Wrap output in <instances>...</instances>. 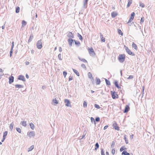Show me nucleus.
I'll return each mask as SVG.
<instances>
[{"instance_id":"obj_1","label":"nucleus","mask_w":155,"mask_h":155,"mask_svg":"<svg viewBox=\"0 0 155 155\" xmlns=\"http://www.w3.org/2000/svg\"><path fill=\"white\" fill-rule=\"evenodd\" d=\"M118 60L120 62H123L125 59V55L124 54H120L118 56Z\"/></svg>"},{"instance_id":"obj_2","label":"nucleus","mask_w":155,"mask_h":155,"mask_svg":"<svg viewBox=\"0 0 155 155\" xmlns=\"http://www.w3.org/2000/svg\"><path fill=\"white\" fill-rule=\"evenodd\" d=\"M124 47L125 49V50L126 51V52L129 54L132 55L134 56L135 54L134 53L131 52L130 49H129L125 45H124Z\"/></svg>"},{"instance_id":"obj_3","label":"nucleus","mask_w":155,"mask_h":155,"mask_svg":"<svg viewBox=\"0 0 155 155\" xmlns=\"http://www.w3.org/2000/svg\"><path fill=\"white\" fill-rule=\"evenodd\" d=\"M110 92L113 99H115L118 98V95L116 94L115 91H111Z\"/></svg>"},{"instance_id":"obj_4","label":"nucleus","mask_w":155,"mask_h":155,"mask_svg":"<svg viewBox=\"0 0 155 155\" xmlns=\"http://www.w3.org/2000/svg\"><path fill=\"white\" fill-rule=\"evenodd\" d=\"M37 48L39 49H41L42 47L41 40L38 41L36 43Z\"/></svg>"},{"instance_id":"obj_5","label":"nucleus","mask_w":155,"mask_h":155,"mask_svg":"<svg viewBox=\"0 0 155 155\" xmlns=\"http://www.w3.org/2000/svg\"><path fill=\"white\" fill-rule=\"evenodd\" d=\"M64 102L65 104V105L67 106L70 107H71V103L69 100L67 99H65L64 100Z\"/></svg>"},{"instance_id":"obj_6","label":"nucleus","mask_w":155,"mask_h":155,"mask_svg":"<svg viewBox=\"0 0 155 155\" xmlns=\"http://www.w3.org/2000/svg\"><path fill=\"white\" fill-rule=\"evenodd\" d=\"M88 51L89 53L91 55L93 56L95 55V54L92 48L88 49Z\"/></svg>"},{"instance_id":"obj_7","label":"nucleus","mask_w":155,"mask_h":155,"mask_svg":"<svg viewBox=\"0 0 155 155\" xmlns=\"http://www.w3.org/2000/svg\"><path fill=\"white\" fill-rule=\"evenodd\" d=\"M88 0H84L83 1V8L84 9L86 8L87 7V4Z\"/></svg>"},{"instance_id":"obj_8","label":"nucleus","mask_w":155,"mask_h":155,"mask_svg":"<svg viewBox=\"0 0 155 155\" xmlns=\"http://www.w3.org/2000/svg\"><path fill=\"white\" fill-rule=\"evenodd\" d=\"M113 127L115 130H119V127L116 122H115L113 124Z\"/></svg>"},{"instance_id":"obj_9","label":"nucleus","mask_w":155,"mask_h":155,"mask_svg":"<svg viewBox=\"0 0 155 155\" xmlns=\"http://www.w3.org/2000/svg\"><path fill=\"white\" fill-rule=\"evenodd\" d=\"M18 79L22 80L23 81H25L26 80L24 76L21 75H19L18 78Z\"/></svg>"},{"instance_id":"obj_10","label":"nucleus","mask_w":155,"mask_h":155,"mask_svg":"<svg viewBox=\"0 0 155 155\" xmlns=\"http://www.w3.org/2000/svg\"><path fill=\"white\" fill-rule=\"evenodd\" d=\"M68 44L70 47L72 46V44L74 43V40L71 38H69L68 40Z\"/></svg>"},{"instance_id":"obj_11","label":"nucleus","mask_w":155,"mask_h":155,"mask_svg":"<svg viewBox=\"0 0 155 155\" xmlns=\"http://www.w3.org/2000/svg\"><path fill=\"white\" fill-rule=\"evenodd\" d=\"M67 36L70 38H74V36L73 34L71 32H68L67 33Z\"/></svg>"},{"instance_id":"obj_12","label":"nucleus","mask_w":155,"mask_h":155,"mask_svg":"<svg viewBox=\"0 0 155 155\" xmlns=\"http://www.w3.org/2000/svg\"><path fill=\"white\" fill-rule=\"evenodd\" d=\"M130 107L129 105H126L125 107L124 112L125 113L128 112L130 110Z\"/></svg>"},{"instance_id":"obj_13","label":"nucleus","mask_w":155,"mask_h":155,"mask_svg":"<svg viewBox=\"0 0 155 155\" xmlns=\"http://www.w3.org/2000/svg\"><path fill=\"white\" fill-rule=\"evenodd\" d=\"M14 78L13 76H12L11 77H10L9 78V84H11L14 81Z\"/></svg>"},{"instance_id":"obj_14","label":"nucleus","mask_w":155,"mask_h":155,"mask_svg":"<svg viewBox=\"0 0 155 155\" xmlns=\"http://www.w3.org/2000/svg\"><path fill=\"white\" fill-rule=\"evenodd\" d=\"M58 101L56 100V99H53L52 100V104L54 105H56V104H58Z\"/></svg>"},{"instance_id":"obj_15","label":"nucleus","mask_w":155,"mask_h":155,"mask_svg":"<svg viewBox=\"0 0 155 155\" xmlns=\"http://www.w3.org/2000/svg\"><path fill=\"white\" fill-rule=\"evenodd\" d=\"M111 15L112 18H115L117 15V14L116 12H113L111 13Z\"/></svg>"},{"instance_id":"obj_16","label":"nucleus","mask_w":155,"mask_h":155,"mask_svg":"<svg viewBox=\"0 0 155 155\" xmlns=\"http://www.w3.org/2000/svg\"><path fill=\"white\" fill-rule=\"evenodd\" d=\"M114 84L115 86L117 87L118 88V89L120 88V87L119 86L118 82L117 81H115L114 82Z\"/></svg>"},{"instance_id":"obj_17","label":"nucleus","mask_w":155,"mask_h":155,"mask_svg":"<svg viewBox=\"0 0 155 155\" xmlns=\"http://www.w3.org/2000/svg\"><path fill=\"white\" fill-rule=\"evenodd\" d=\"M15 87L16 88H23L24 87V86L22 85L17 84L15 85Z\"/></svg>"},{"instance_id":"obj_18","label":"nucleus","mask_w":155,"mask_h":155,"mask_svg":"<svg viewBox=\"0 0 155 155\" xmlns=\"http://www.w3.org/2000/svg\"><path fill=\"white\" fill-rule=\"evenodd\" d=\"M122 155H130V153L125 150H124L122 153Z\"/></svg>"},{"instance_id":"obj_19","label":"nucleus","mask_w":155,"mask_h":155,"mask_svg":"<svg viewBox=\"0 0 155 155\" xmlns=\"http://www.w3.org/2000/svg\"><path fill=\"white\" fill-rule=\"evenodd\" d=\"M96 83L97 85L101 83V80L100 79L97 78H96Z\"/></svg>"},{"instance_id":"obj_20","label":"nucleus","mask_w":155,"mask_h":155,"mask_svg":"<svg viewBox=\"0 0 155 155\" xmlns=\"http://www.w3.org/2000/svg\"><path fill=\"white\" fill-rule=\"evenodd\" d=\"M14 126V124L13 122H12L10 125V126L9 127L10 129L11 130H12L13 129Z\"/></svg>"},{"instance_id":"obj_21","label":"nucleus","mask_w":155,"mask_h":155,"mask_svg":"<svg viewBox=\"0 0 155 155\" xmlns=\"http://www.w3.org/2000/svg\"><path fill=\"white\" fill-rule=\"evenodd\" d=\"M73 71L78 76H79L80 75L79 73V72L76 70L73 69Z\"/></svg>"},{"instance_id":"obj_22","label":"nucleus","mask_w":155,"mask_h":155,"mask_svg":"<svg viewBox=\"0 0 155 155\" xmlns=\"http://www.w3.org/2000/svg\"><path fill=\"white\" fill-rule=\"evenodd\" d=\"M132 0H128V3L127 5V7H129L131 5V4H132Z\"/></svg>"},{"instance_id":"obj_23","label":"nucleus","mask_w":155,"mask_h":155,"mask_svg":"<svg viewBox=\"0 0 155 155\" xmlns=\"http://www.w3.org/2000/svg\"><path fill=\"white\" fill-rule=\"evenodd\" d=\"M77 36L79 38L80 40L82 41L83 40V38L82 36L79 33H78Z\"/></svg>"},{"instance_id":"obj_24","label":"nucleus","mask_w":155,"mask_h":155,"mask_svg":"<svg viewBox=\"0 0 155 155\" xmlns=\"http://www.w3.org/2000/svg\"><path fill=\"white\" fill-rule=\"evenodd\" d=\"M132 47L135 50H137V45H136V44L134 43V42L133 43L132 45Z\"/></svg>"},{"instance_id":"obj_25","label":"nucleus","mask_w":155,"mask_h":155,"mask_svg":"<svg viewBox=\"0 0 155 155\" xmlns=\"http://www.w3.org/2000/svg\"><path fill=\"white\" fill-rule=\"evenodd\" d=\"M87 75L89 78L90 79L92 78V79H93V78L92 77V74L91 72H88L87 74Z\"/></svg>"},{"instance_id":"obj_26","label":"nucleus","mask_w":155,"mask_h":155,"mask_svg":"<svg viewBox=\"0 0 155 155\" xmlns=\"http://www.w3.org/2000/svg\"><path fill=\"white\" fill-rule=\"evenodd\" d=\"M30 127L32 130H34L35 128V126L34 124L32 123H31L29 124Z\"/></svg>"},{"instance_id":"obj_27","label":"nucleus","mask_w":155,"mask_h":155,"mask_svg":"<svg viewBox=\"0 0 155 155\" xmlns=\"http://www.w3.org/2000/svg\"><path fill=\"white\" fill-rule=\"evenodd\" d=\"M74 41L75 42V45H77L78 46L80 45V42H79V41H76L74 40Z\"/></svg>"},{"instance_id":"obj_28","label":"nucleus","mask_w":155,"mask_h":155,"mask_svg":"<svg viewBox=\"0 0 155 155\" xmlns=\"http://www.w3.org/2000/svg\"><path fill=\"white\" fill-rule=\"evenodd\" d=\"M100 38L101 39V41L104 42L105 41V39L103 37V35L101 34L100 35Z\"/></svg>"},{"instance_id":"obj_29","label":"nucleus","mask_w":155,"mask_h":155,"mask_svg":"<svg viewBox=\"0 0 155 155\" xmlns=\"http://www.w3.org/2000/svg\"><path fill=\"white\" fill-rule=\"evenodd\" d=\"M78 58L80 60H81V61L84 62H86V63L87 62V61L85 59H84V58H80L79 57H78Z\"/></svg>"},{"instance_id":"obj_30","label":"nucleus","mask_w":155,"mask_h":155,"mask_svg":"<svg viewBox=\"0 0 155 155\" xmlns=\"http://www.w3.org/2000/svg\"><path fill=\"white\" fill-rule=\"evenodd\" d=\"M105 82H106V84L107 85H110V81L109 80H107L106 79H105Z\"/></svg>"},{"instance_id":"obj_31","label":"nucleus","mask_w":155,"mask_h":155,"mask_svg":"<svg viewBox=\"0 0 155 155\" xmlns=\"http://www.w3.org/2000/svg\"><path fill=\"white\" fill-rule=\"evenodd\" d=\"M99 145L98 143H97L95 144V150H97V149L99 148Z\"/></svg>"},{"instance_id":"obj_32","label":"nucleus","mask_w":155,"mask_h":155,"mask_svg":"<svg viewBox=\"0 0 155 155\" xmlns=\"http://www.w3.org/2000/svg\"><path fill=\"white\" fill-rule=\"evenodd\" d=\"M21 124L24 127H25L27 125L26 121H23L22 122H21Z\"/></svg>"},{"instance_id":"obj_33","label":"nucleus","mask_w":155,"mask_h":155,"mask_svg":"<svg viewBox=\"0 0 155 155\" xmlns=\"http://www.w3.org/2000/svg\"><path fill=\"white\" fill-rule=\"evenodd\" d=\"M85 136H80L79 138V139L80 140V141H83V140L85 138Z\"/></svg>"},{"instance_id":"obj_34","label":"nucleus","mask_w":155,"mask_h":155,"mask_svg":"<svg viewBox=\"0 0 155 155\" xmlns=\"http://www.w3.org/2000/svg\"><path fill=\"white\" fill-rule=\"evenodd\" d=\"M34 147L33 145L31 146L28 148V152L31 151L34 148Z\"/></svg>"},{"instance_id":"obj_35","label":"nucleus","mask_w":155,"mask_h":155,"mask_svg":"<svg viewBox=\"0 0 155 155\" xmlns=\"http://www.w3.org/2000/svg\"><path fill=\"white\" fill-rule=\"evenodd\" d=\"M20 10V8L19 7H17L16 8L15 12L16 13H18Z\"/></svg>"},{"instance_id":"obj_36","label":"nucleus","mask_w":155,"mask_h":155,"mask_svg":"<svg viewBox=\"0 0 155 155\" xmlns=\"http://www.w3.org/2000/svg\"><path fill=\"white\" fill-rule=\"evenodd\" d=\"M33 37V35H31L29 37V38L28 39V42H29L32 41V40Z\"/></svg>"},{"instance_id":"obj_37","label":"nucleus","mask_w":155,"mask_h":155,"mask_svg":"<svg viewBox=\"0 0 155 155\" xmlns=\"http://www.w3.org/2000/svg\"><path fill=\"white\" fill-rule=\"evenodd\" d=\"M26 22L24 20H23L22 22V27H24L26 25Z\"/></svg>"},{"instance_id":"obj_38","label":"nucleus","mask_w":155,"mask_h":155,"mask_svg":"<svg viewBox=\"0 0 155 155\" xmlns=\"http://www.w3.org/2000/svg\"><path fill=\"white\" fill-rule=\"evenodd\" d=\"M118 33L120 35H123V33L120 29H118Z\"/></svg>"},{"instance_id":"obj_39","label":"nucleus","mask_w":155,"mask_h":155,"mask_svg":"<svg viewBox=\"0 0 155 155\" xmlns=\"http://www.w3.org/2000/svg\"><path fill=\"white\" fill-rule=\"evenodd\" d=\"M124 146H122V147L120 149V152L124 150H126L127 149V148H124Z\"/></svg>"},{"instance_id":"obj_40","label":"nucleus","mask_w":155,"mask_h":155,"mask_svg":"<svg viewBox=\"0 0 155 155\" xmlns=\"http://www.w3.org/2000/svg\"><path fill=\"white\" fill-rule=\"evenodd\" d=\"M115 144V142L114 141H113L112 143V144L111 146V148H114Z\"/></svg>"},{"instance_id":"obj_41","label":"nucleus","mask_w":155,"mask_h":155,"mask_svg":"<svg viewBox=\"0 0 155 155\" xmlns=\"http://www.w3.org/2000/svg\"><path fill=\"white\" fill-rule=\"evenodd\" d=\"M87 105V103L85 101H84L83 103V107L84 108L86 107Z\"/></svg>"},{"instance_id":"obj_42","label":"nucleus","mask_w":155,"mask_h":155,"mask_svg":"<svg viewBox=\"0 0 155 155\" xmlns=\"http://www.w3.org/2000/svg\"><path fill=\"white\" fill-rule=\"evenodd\" d=\"M28 135H29V136H34L35 134L33 131H31L30 132L29 134L28 133Z\"/></svg>"},{"instance_id":"obj_43","label":"nucleus","mask_w":155,"mask_h":155,"mask_svg":"<svg viewBox=\"0 0 155 155\" xmlns=\"http://www.w3.org/2000/svg\"><path fill=\"white\" fill-rule=\"evenodd\" d=\"M16 130L17 132H18L19 133H20L21 132V130L20 128L18 127H17L16 128Z\"/></svg>"},{"instance_id":"obj_44","label":"nucleus","mask_w":155,"mask_h":155,"mask_svg":"<svg viewBox=\"0 0 155 155\" xmlns=\"http://www.w3.org/2000/svg\"><path fill=\"white\" fill-rule=\"evenodd\" d=\"M61 54H59L58 55V58L59 60H62V59L61 58Z\"/></svg>"},{"instance_id":"obj_45","label":"nucleus","mask_w":155,"mask_h":155,"mask_svg":"<svg viewBox=\"0 0 155 155\" xmlns=\"http://www.w3.org/2000/svg\"><path fill=\"white\" fill-rule=\"evenodd\" d=\"M144 18L143 17H142L141 18L140 21V23L141 24L143 22H144Z\"/></svg>"},{"instance_id":"obj_46","label":"nucleus","mask_w":155,"mask_h":155,"mask_svg":"<svg viewBox=\"0 0 155 155\" xmlns=\"http://www.w3.org/2000/svg\"><path fill=\"white\" fill-rule=\"evenodd\" d=\"M115 150L114 148H112V151H111V153L112 154L114 155L115 153Z\"/></svg>"},{"instance_id":"obj_47","label":"nucleus","mask_w":155,"mask_h":155,"mask_svg":"<svg viewBox=\"0 0 155 155\" xmlns=\"http://www.w3.org/2000/svg\"><path fill=\"white\" fill-rule=\"evenodd\" d=\"M94 107L95 108L97 109H99L100 108V107L98 105L96 104H94Z\"/></svg>"},{"instance_id":"obj_48","label":"nucleus","mask_w":155,"mask_h":155,"mask_svg":"<svg viewBox=\"0 0 155 155\" xmlns=\"http://www.w3.org/2000/svg\"><path fill=\"white\" fill-rule=\"evenodd\" d=\"M91 122L92 123H95V121L94 120V118H93V117H91Z\"/></svg>"},{"instance_id":"obj_49","label":"nucleus","mask_w":155,"mask_h":155,"mask_svg":"<svg viewBox=\"0 0 155 155\" xmlns=\"http://www.w3.org/2000/svg\"><path fill=\"white\" fill-rule=\"evenodd\" d=\"M101 155H105L103 149H101Z\"/></svg>"},{"instance_id":"obj_50","label":"nucleus","mask_w":155,"mask_h":155,"mask_svg":"<svg viewBox=\"0 0 155 155\" xmlns=\"http://www.w3.org/2000/svg\"><path fill=\"white\" fill-rule=\"evenodd\" d=\"M12 50H13V49L11 48V50L10 51V57H11L12 56V52H13Z\"/></svg>"},{"instance_id":"obj_51","label":"nucleus","mask_w":155,"mask_h":155,"mask_svg":"<svg viewBox=\"0 0 155 155\" xmlns=\"http://www.w3.org/2000/svg\"><path fill=\"white\" fill-rule=\"evenodd\" d=\"M81 67L84 69H86V67L85 65L84 64H82L81 65Z\"/></svg>"},{"instance_id":"obj_52","label":"nucleus","mask_w":155,"mask_h":155,"mask_svg":"<svg viewBox=\"0 0 155 155\" xmlns=\"http://www.w3.org/2000/svg\"><path fill=\"white\" fill-rule=\"evenodd\" d=\"M63 74L64 77L65 78L67 74V72L65 71H64L63 72Z\"/></svg>"},{"instance_id":"obj_53","label":"nucleus","mask_w":155,"mask_h":155,"mask_svg":"<svg viewBox=\"0 0 155 155\" xmlns=\"http://www.w3.org/2000/svg\"><path fill=\"white\" fill-rule=\"evenodd\" d=\"M140 5L142 8L144 7V5L142 3H140Z\"/></svg>"},{"instance_id":"obj_54","label":"nucleus","mask_w":155,"mask_h":155,"mask_svg":"<svg viewBox=\"0 0 155 155\" xmlns=\"http://www.w3.org/2000/svg\"><path fill=\"white\" fill-rule=\"evenodd\" d=\"M100 120V118L99 117H97L95 119V121L97 122H99Z\"/></svg>"},{"instance_id":"obj_55","label":"nucleus","mask_w":155,"mask_h":155,"mask_svg":"<svg viewBox=\"0 0 155 155\" xmlns=\"http://www.w3.org/2000/svg\"><path fill=\"white\" fill-rule=\"evenodd\" d=\"M133 78V76L130 75L127 78L128 79H132Z\"/></svg>"},{"instance_id":"obj_56","label":"nucleus","mask_w":155,"mask_h":155,"mask_svg":"<svg viewBox=\"0 0 155 155\" xmlns=\"http://www.w3.org/2000/svg\"><path fill=\"white\" fill-rule=\"evenodd\" d=\"M124 139L125 140V143L126 144H127L128 143V140L127 139L126 137L125 136H124Z\"/></svg>"},{"instance_id":"obj_57","label":"nucleus","mask_w":155,"mask_h":155,"mask_svg":"<svg viewBox=\"0 0 155 155\" xmlns=\"http://www.w3.org/2000/svg\"><path fill=\"white\" fill-rule=\"evenodd\" d=\"M135 16V13L134 12H133L131 13V17L134 18Z\"/></svg>"},{"instance_id":"obj_58","label":"nucleus","mask_w":155,"mask_h":155,"mask_svg":"<svg viewBox=\"0 0 155 155\" xmlns=\"http://www.w3.org/2000/svg\"><path fill=\"white\" fill-rule=\"evenodd\" d=\"M12 47L11 48L12 49H13L14 46V41L12 42Z\"/></svg>"},{"instance_id":"obj_59","label":"nucleus","mask_w":155,"mask_h":155,"mask_svg":"<svg viewBox=\"0 0 155 155\" xmlns=\"http://www.w3.org/2000/svg\"><path fill=\"white\" fill-rule=\"evenodd\" d=\"M8 132L7 131H5L3 133V136H7V135Z\"/></svg>"},{"instance_id":"obj_60","label":"nucleus","mask_w":155,"mask_h":155,"mask_svg":"<svg viewBox=\"0 0 155 155\" xmlns=\"http://www.w3.org/2000/svg\"><path fill=\"white\" fill-rule=\"evenodd\" d=\"M73 79V77L72 76H70L69 78V81H70L71 80H72Z\"/></svg>"},{"instance_id":"obj_61","label":"nucleus","mask_w":155,"mask_h":155,"mask_svg":"<svg viewBox=\"0 0 155 155\" xmlns=\"http://www.w3.org/2000/svg\"><path fill=\"white\" fill-rule=\"evenodd\" d=\"M5 137L6 136H3V139L1 140L2 142H3L4 141V140L5 139Z\"/></svg>"},{"instance_id":"obj_62","label":"nucleus","mask_w":155,"mask_h":155,"mask_svg":"<svg viewBox=\"0 0 155 155\" xmlns=\"http://www.w3.org/2000/svg\"><path fill=\"white\" fill-rule=\"evenodd\" d=\"M108 125H106V126H105L104 128V130L108 128Z\"/></svg>"},{"instance_id":"obj_63","label":"nucleus","mask_w":155,"mask_h":155,"mask_svg":"<svg viewBox=\"0 0 155 155\" xmlns=\"http://www.w3.org/2000/svg\"><path fill=\"white\" fill-rule=\"evenodd\" d=\"M62 48H61V47H60L59 48V51L60 52H61L62 51Z\"/></svg>"},{"instance_id":"obj_64","label":"nucleus","mask_w":155,"mask_h":155,"mask_svg":"<svg viewBox=\"0 0 155 155\" xmlns=\"http://www.w3.org/2000/svg\"><path fill=\"white\" fill-rule=\"evenodd\" d=\"M25 63L26 65H28L29 64V62L28 61H26V62H25Z\"/></svg>"}]
</instances>
